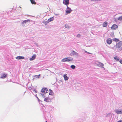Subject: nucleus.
I'll return each mask as SVG.
<instances>
[{
    "mask_svg": "<svg viewBox=\"0 0 122 122\" xmlns=\"http://www.w3.org/2000/svg\"><path fill=\"white\" fill-rule=\"evenodd\" d=\"M67 8L66 10V12L67 14L70 13L72 11V10L70 8L68 7V6L67 5Z\"/></svg>",
    "mask_w": 122,
    "mask_h": 122,
    "instance_id": "nucleus-4",
    "label": "nucleus"
},
{
    "mask_svg": "<svg viewBox=\"0 0 122 122\" xmlns=\"http://www.w3.org/2000/svg\"><path fill=\"white\" fill-rule=\"evenodd\" d=\"M115 112L117 114H122V109H116Z\"/></svg>",
    "mask_w": 122,
    "mask_h": 122,
    "instance_id": "nucleus-3",
    "label": "nucleus"
},
{
    "mask_svg": "<svg viewBox=\"0 0 122 122\" xmlns=\"http://www.w3.org/2000/svg\"><path fill=\"white\" fill-rule=\"evenodd\" d=\"M30 1L31 2V3L32 4H36V3L33 0H30Z\"/></svg>",
    "mask_w": 122,
    "mask_h": 122,
    "instance_id": "nucleus-22",
    "label": "nucleus"
},
{
    "mask_svg": "<svg viewBox=\"0 0 122 122\" xmlns=\"http://www.w3.org/2000/svg\"><path fill=\"white\" fill-rule=\"evenodd\" d=\"M35 96L37 98V99H38V102L40 103V101H41V100H40L37 97V94L35 95Z\"/></svg>",
    "mask_w": 122,
    "mask_h": 122,
    "instance_id": "nucleus-29",
    "label": "nucleus"
},
{
    "mask_svg": "<svg viewBox=\"0 0 122 122\" xmlns=\"http://www.w3.org/2000/svg\"><path fill=\"white\" fill-rule=\"evenodd\" d=\"M81 36V35L79 34H78L77 35V37H80Z\"/></svg>",
    "mask_w": 122,
    "mask_h": 122,
    "instance_id": "nucleus-34",
    "label": "nucleus"
},
{
    "mask_svg": "<svg viewBox=\"0 0 122 122\" xmlns=\"http://www.w3.org/2000/svg\"><path fill=\"white\" fill-rule=\"evenodd\" d=\"M41 95L42 96V97L43 98H44L45 97V96L43 94H41Z\"/></svg>",
    "mask_w": 122,
    "mask_h": 122,
    "instance_id": "nucleus-35",
    "label": "nucleus"
},
{
    "mask_svg": "<svg viewBox=\"0 0 122 122\" xmlns=\"http://www.w3.org/2000/svg\"><path fill=\"white\" fill-rule=\"evenodd\" d=\"M30 20L28 19L27 20H26L24 21L22 23V24L23 26L24 25L25 23H26V22H30Z\"/></svg>",
    "mask_w": 122,
    "mask_h": 122,
    "instance_id": "nucleus-8",
    "label": "nucleus"
},
{
    "mask_svg": "<svg viewBox=\"0 0 122 122\" xmlns=\"http://www.w3.org/2000/svg\"><path fill=\"white\" fill-rule=\"evenodd\" d=\"M7 75L6 73H3L2 74L1 78L2 79L5 78L7 77Z\"/></svg>",
    "mask_w": 122,
    "mask_h": 122,
    "instance_id": "nucleus-11",
    "label": "nucleus"
},
{
    "mask_svg": "<svg viewBox=\"0 0 122 122\" xmlns=\"http://www.w3.org/2000/svg\"><path fill=\"white\" fill-rule=\"evenodd\" d=\"M33 91L35 92L36 93L37 92V90L36 89L33 90Z\"/></svg>",
    "mask_w": 122,
    "mask_h": 122,
    "instance_id": "nucleus-36",
    "label": "nucleus"
},
{
    "mask_svg": "<svg viewBox=\"0 0 122 122\" xmlns=\"http://www.w3.org/2000/svg\"><path fill=\"white\" fill-rule=\"evenodd\" d=\"M65 27L66 28H69V27H70L69 26L67 25H65Z\"/></svg>",
    "mask_w": 122,
    "mask_h": 122,
    "instance_id": "nucleus-32",
    "label": "nucleus"
},
{
    "mask_svg": "<svg viewBox=\"0 0 122 122\" xmlns=\"http://www.w3.org/2000/svg\"><path fill=\"white\" fill-rule=\"evenodd\" d=\"M122 44V41H120L116 45L117 47L120 48Z\"/></svg>",
    "mask_w": 122,
    "mask_h": 122,
    "instance_id": "nucleus-7",
    "label": "nucleus"
},
{
    "mask_svg": "<svg viewBox=\"0 0 122 122\" xmlns=\"http://www.w3.org/2000/svg\"><path fill=\"white\" fill-rule=\"evenodd\" d=\"M102 68H104V67H103V66H102Z\"/></svg>",
    "mask_w": 122,
    "mask_h": 122,
    "instance_id": "nucleus-42",
    "label": "nucleus"
},
{
    "mask_svg": "<svg viewBox=\"0 0 122 122\" xmlns=\"http://www.w3.org/2000/svg\"><path fill=\"white\" fill-rule=\"evenodd\" d=\"M28 88L29 90H31L32 88V87L31 86H29L28 87Z\"/></svg>",
    "mask_w": 122,
    "mask_h": 122,
    "instance_id": "nucleus-33",
    "label": "nucleus"
},
{
    "mask_svg": "<svg viewBox=\"0 0 122 122\" xmlns=\"http://www.w3.org/2000/svg\"><path fill=\"white\" fill-rule=\"evenodd\" d=\"M73 60V58L72 57H68L62 59L61 60V61L63 62H69L72 61Z\"/></svg>",
    "mask_w": 122,
    "mask_h": 122,
    "instance_id": "nucleus-1",
    "label": "nucleus"
},
{
    "mask_svg": "<svg viewBox=\"0 0 122 122\" xmlns=\"http://www.w3.org/2000/svg\"><path fill=\"white\" fill-rule=\"evenodd\" d=\"M88 54H92L91 53L89 52H88Z\"/></svg>",
    "mask_w": 122,
    "mask_h": 122,
    "instance_id": "nucleus-40",
    "label": "nucleus"
},
{
    "mask_svg": "<svg viewBox=\"0 0 122 122\" xmlns=\"http://www.w3.org/2000/svg\"><path fill=\"white\" fill-rule=\"evenodd\" d=\"M111 114L110 113H108L106 116V117H111Z\"/></svg>",
    "mask_w": 122,
    "mask_h": 122,
    "instance_id": "nucleus-25",
    "label": "nucleus"
},
{
    "mask_svg": "<svg viewBox=\"0 0 122 122\" xmlns=\"http://www.w3.org/2000/svg\"><path fill=\"white\" fill-rule=\"evenodd\" d=\"M97 64L98 66L100 67H101V66L104 65V64H103V63L100 62H98V64Z\"/></svg>",
    "mask_w": 122,
    "mask_h": 122,
    "instance_id": "nucleus-18",
    "label": "nucleus"
},
{
    "mask_svg": "<svg viewBox=\"0 0 122 122\" xmlns=\"http://www.w3.org/2000/svg\"><path fill=\"white\" fill-rule=\"evenodd\" d=\"M122 50V47H121L120 48H118L117 49V51H118L119 52V51H120Z\"/></svg>",
    "mask_w": 122,
    "mask_h": 122,
    "instance_id": "nucleus-31",
    "label": "nucleus"
},
{
    "mask_svg": "<svg viewBox=\"0 0 122 122\" xmlns=\"http://www.w3.org/2000/svg\"><path fill=\"white\" fill-rule=\"evenodd\" d=\"M113 40L116 42H118L119 41V40L118 39H117L116 38H114Z\"/></svg>",
    "mask_w": 122,
    "mask_h": 122,
    "instance_id": "nucleus-24",
    "label": "nucleus"
},
{
    "mask_svg": "<svg viewBox=\"0 0 122 122\" xmlns=\"http://www.w3.org/2000/svg\"><path fill=\"white\" fill-rule=\"evenodd\" d=\"M54 20V17H52L49 19L47 21L49 22L52 21Z\"/></svg>",
    "mask_w": 122,
    "mask_h": 122,
    "instance_id": "nucleus-17",
    "label": "nucleus"
},
{
    "mask_svg": "<svg viewBox=\"0 0 122 122\" xmlns=\"http://www.w3.org/2000/svg\"><path fill=\"white\" fill-rule=\"evenodd\" d=\"M44 101L47 102H49L51 101V100L48 97H46V98H45Z\"/></svg>",
    "mask_w": 122,
    "mask_h": 122,
    "instance_id": "nucleus-10",
    "label": "nucleus"
},
{
    "mask_svg": "<svg viewBox=\"0 0 122 122\" xmlns=\"http://www.w3.org/2000/svg\"><path fill=\"white\" fill-rule=\"evenodd\" d=\"M117 19L119 20H122V16L118 17Z\"/></svg>",
    "mask_w": 122,
    "mask_h": 122,
    "instance_id": "nucleus-27",
    "label": "nucleus"
},
{
    "mask_svg": "<svg viewBox=\"0 0 122 122\" xmlns=\"http://www.w3.org/2000/svg\"><path fill=\"white\" fill-rule=\"evenodd\" d=\"M118 26L116 24L113 25L111 27V29L112 30H116L118 28Z\"/></svg>",
    "mask_w": 122,
    "mask_h": 122,
    "instance_id": "nucleus-6",
    "label": "nucleus"
},
{
    "mask_svg": "<svg viewBox=\"0 0 122 122\" xmlns=\"http://www.w3.org/2000/svg\"><path fill=\"white\" fill-rule=\"evenodd\" d=\"M36 55L35 54L33 55L32 56L31 58L30 59V61H33L36 58Z\"/></svg>",
    "mask_w": 122,
    "mask_h": 122,
    "instance_id": "nucleus-14",
    "label": "nucleus"
},
{
    "mask_svg": "<svg viewBox=\"0 0 122 122\" xmlns=\"http://www.w3.org/2000/svg\"><path fill=\"white\" fill-rule=\"evenodd\" d=\"M50 92H49V95H53V93L52 91V90L51 89H50L49 90Z\"/></svg>",
    "mask_w": 122,
    "mask_h": 122,
    "instance_id": "nucleus-19",
    "label": "nucleus"
},
{
    "mask_svg": "<svg viewBox=\"0 0 122 122\" xmlns=\"http://www.w3.org/2000/svg\"><path fill=\"white\" fill-rule=\"evenodd\" d=\"M46 122H48L47 121H46Z\"/></svg>",
    "mask_w": 122,
    "mask_h": 122,
    "instance_id": "nucleus-43",
    "label": "nucleus"
},
{
    "mask_svg": "<svg viewBox=\"0 0 122 122\" xmlns=\"http://www.w3.org/2000/svg\"><path fill=\"white\" fill-rule=\"evenodd\" d=\"M71 56L74 55L77 56L78 55V54L75 51H74L73 50L72 51L71 53Z\"/></svg>",
    "mask_w": 122,
    "mask_h": 122,
    "instance_id": "nucleus-5",
    "label": "nucleus"
},
{
    "mask_svg": "<svg viewBox=\"0 0 122 122\" xmlns=\"http://www.w3.org/2000/svg\"><path fill=\"white\" fill-rule=\"evenodd\" d=\"M107 42L108 44H111L112 42V39L110 38H108L107 40Z\"/></svg>",
    "mask_w": 122,
    "mask_h": 122,
    "instance_id": "nucleus-9",
    "label": "nucleus"
},
{
    "mask_svg": "<svg viewBox=\"0 0 122 122\" xmlns=\"http://www.w3.org/2000/svg\"><path fill=\"white\" fill-rule=\"evenodd\" d=\"M49 22L47 21V20L46 21H43V23L45 24V25H47Z\"/></svg>",
    "mask_w": 122,
    "mask_h": 122,
    "instance_id": "nucleus-28",
    "label": "nucleus"
},
{
    "mask_svg": "<svg viewBox=\"0 0 122 122\" xmlns=\"http://www.w3.org/2000/svg\"><path fill=\"white\" fill-rule=\"evenodd\" d=\"M114 59L117 61H118L119 60V58L117 56H115L114 57Z\"/></svg>",
    "mask_w": 122,
    "mask_h": 122,
    "instance_id": "nucleus-20",
    "label": "nucleus"
},
{
    "mask_svg": "<svg viewBox=\"0 0 122 122\" xmlns=\"http://www.w3.org/2000/svg\"><path fill=\"white\" fill-rule=\"evenodd\" d=\"M71 68L73 69H74L76 67L74 65H72L71 66Z\"/></svg>",
    "mask_w": 122,
    "mask_h": 122,
    "instance_id": "nucleus-26",
    "label": "nucleus"
},
{
    "mask_svg": "<svg viewBox=\"0 0 122 122\" xmlns=\"http://www.w3.org/2000/svg\"><path fill=\"white\" fill-rule=\"evenodd\" d=\"M41 92L44 94H45L48 92V89L46 88H43L41 90Z\"/></svg>",
    "mask_w": 122,
    "mask_h": 122,
    "instance_id": "nucleus-2",
    "label": "nucleus"
},
{
    "mask_svg": "<svg viewBox=\"0 0 122 122\" xmlns=\"http://www.w3.org/2000/svg\"><path fill=\"white\" fill-rule=\"evenodd\" d=\"M63 3L64 4L67 5L69 4V0H64Z\"/></svg>",
    "mask_w": 122,
    "mask_h": 122,
    "instance_id": "nucleus-12",
    "label": "nucleus"
},
{
    "mask_svg": "<svg viewBox=\"0 0 122 122\" xmlns=\"http://www.w3.org/2000/svg\"><path fill=\"white\" fill-rule=\"evenodd\" d=\"M122 120H120L117 122H122Z\"/></svg>",
    "mask_w": 122,
    "mask_h": 122,
    "instance_id": "nucleus-38",
    "label": "nucleus"
},
{
    "mask_svg": "<svg viewBox=\"0 0 122 122\" xmlns=\"http://www.w3.org/2000/svg\"><path fill=\"white\" fill-rule=\"evenodd\" d=\"M107 22H104L102 24L103 26V27H106L107 26Z\"/></svg>",
    "mask_w": 122,
    "mask_h": 122,
    "instance_id": "nucleus-16",
    "label": "nucleus"
},
{
    "mask_svg": "<svg viewBox=\"0 0 122 122\" xmlns=\"http://www.w3.org/2000/svg\"><path fill=\"white\" fill-rule=\"evenodd\" d=\"M46 108H48V109L49 108L50 109L51 108L53 109L54 108V107L52 106H48L47 107H46ZM50 110L49 109V110L50 111Z\"/></svg>",
    "mask_w": 122,
    "mask_h": 122,
    "instance_id": "nucleus-23",
    "label": "nucleus"
},
{
    "mask_svg": "<svg viewBox=\"0 0 122 122\" xmlns=\"http://www.w3.org/2000/svg\"><path fill=\"white\" fill-rule=\"evenodd\" d=\"M119 62L120 63L122 64V59H121L119 61Z\"/></svg>",
    "mask_w": 122,
    "mask_h": 122,
    "instance_id": "nucleus-37",
    "label": "nucleus"
},
{
    "mask_svg": "<svg viewBox=\"0 0 122 122\" xmlns=\"http://www.w3.org/2000/svg\"><path fill=\"white\" fill-rule=\"evenodd\" d=\"M85 52L86 53H88V52H87V51H85Z\"/></svg>",
    "mask_w": 122,
    "mask_h": 122,
    "instance_id": "nucleus-39",
    "label": "nucleus"
},
{
    "mask_svg": "<svg viewBox=\"0 0 122 122\" xmlns=\"http://www.w3.org/2000/svg\"><path fill=\"white\" fill-rule=\"evenodd\" d=\"M63 77L65 81H67L69 79L68 77L67 76L66 74L64 75L63 76Z\"/></svg>",
    "mask_w": 122,
    "mask_h": 122,
    "instance_id": "nucleus-15",
    "label": "nucleus"
},
{
    "mask_svg": "<svg viewBox=\"0 0 122 122\" xmlns=\"http://www.w3.org/2000/svg\"><path fill=\"white\" fill-rule=\"evenodd\" d=\"M110 36L111 37H113L114 36V34L112 32L110 34Z\"/></svg>",
    "mask_w": 122,
    "mask_h": 122,
    "instance_id": "nucleus-30",
    "label": "nucleus"
},
{
    "mask_svg": "<svg viewBox=\"0 0 122 122\" xmlns=\"http://www.w3.org/2000/svg\"><path fill=\"white\" fill-rule=\"evenodd\" d=\"M41 76V75L39 74V75H36L34 76L36 78L39 79L40 78V77Z\"/></svg>",
    "mask_w": 122,
    "mask_h": 122,
    "instance_id": "nucleus-21",
    "label": "nucleus"
},
{
    "mask_svg": "<svg viewBox=\"0 0 122 122\" xmlns=\"http://www.w3.org/2000/svg\"><path fill=\"white\" fill-rule=\"evenodd\" d=\"M35 79V78L34 77L33 78V80H34Z\"/></svg>",
    "mask_w": 122,
    "mask_h": 122,
    "instance_id": "nucleus-41",
    "label": "nucleus"
},
{
    "mask_svg": "<svg viewBox=\"0 0 122 122\" xmlns=\"http://www.w3.org/2000/svg\"><path fill=\"white\" fill-rule=\"evenodd\" d=\"M24 57L23 56H19L16 57V59L17 60H21L24 59Z\"/></svg>",
    "mask_w": 122,
    "mask_h": 122,
    "instance_id": "nucleus-13",
    "label": "nucleus"
}]
</instances>
